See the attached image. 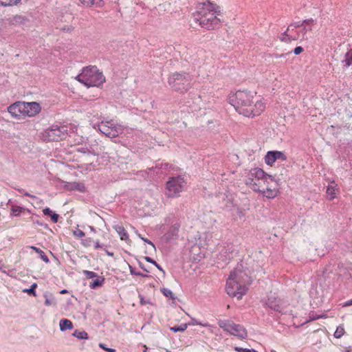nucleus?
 Listing matches in <instances>:
<instances>
[{
    "label": "nucleus",
    "mask_w": 352,
    "mask_h": 352,
    "mask_svg": "<svg viewBox=\"0 0 352 352\" xmlns=\"http://www.w3.org/2000/svg\"><path fill=\"white\" fill-rule=\"evenodd\" d=\"M231 104L239 114L248 118L261 115L266 108L263 98L256 91L246 89L238 90L231 98Z\"/></svg>",
    "instance_id": "1"
},
{
    "label": "nucleus",
    "mask_w": 352,
    "mask_h": 352,
    "mask_svg": "<svg viewBox=\"0 0 352 352\" xmlns=\"http://www.w3.org/2000/svg\"><path fill=\"white\" fill-rule=\"evenodd\" d=\"M221 14V7L210 1L199 3L193 14L196 22L208 30H214L220 25L221 21L218 16Z\"/></svg>",
    "instance_id": "2"
},
{
    "label": "nucleus",
    "mask_w": 352,
    "mask_h": 352,
    "mask_svg": "<svg viewBox=\"0 0 352 352\" xmlns=\"http://www.w3.org/2000/svg\"><path fill=\"white\" fill-rule=\"evenodd\" d=\"M250 283V278L245 272L234 270L227 280L226 291L230 297L241 300L247 294Z\"/></svg>",
    "instance_id": "3"
},
{
    "label": "nucleus",
    "mask_w": 352,
    "mask_h": 352,
    "mask_svg": "<svg viewBox=\"0 0 352 352\" xmlns=\"http://www.w3.org/2000/svg\"><path fill=\"white\" fill-rule=\"evenodd\" d=\"M75 79L87 87H99L105 82L104 76L96 66L83 67L80 73L75 77Z\"/></svg>",
    "instance_id": "4"
},
{
    "label": "nucleus",
    "mask_w": 352,
    "mask_h": 352,
    "mask_svg": "<svg viewBox=\"0 0 352 352\" xmlns=\"http://www.w3.org/2000/svg\"><path fill=\"white\" fill-rule=\"evenodd\" d=\"M190 78L185 73H173L168 79L169 86L175 91L184 94L190 88Z\"/></svg>",
    "instance_id": "5"
},
{
    "label": "nucleus",
    "mask_w": 352,
    "mask_h": 352,
    "mask_svg": "<svg viewBox=\"0 0 352 352\" xmlns=\"http://www.w3.org/2000/svg\"><path fill=\"white\" fill-rule=\"evenodd\" d=\"M186 182L182 176L173 177L166 184L165 195L169 198L179 197L184 191Z\"/></svg>",
    "instance_id": "6"
},
{
    "label": "nucleus",
    "mask_w": 352,
    "mask_h": 352,
    "mask_svg": "<svg viewBox=\"0 0 352 352\" xmlns=\"http://www.w3.org/2000/svg\"><path fill=\"white\" fill-rule=\"evenodd\" d=\"M218 324L225 331L241 340L246 338L248 336L245 329L242 325L236 324L231 320H220Z\"/></svg>",
    "instance_id": "7"
},
{
    "label": "nucleus",
    "mask_w": 352,
    "mask_h": 352,
    "mask_svg": "<svg viewBox=\"0 0 352 352\" xmlns=\"http://www.w3.org/2000/svg\"><path fill=\"white\" fill-rule=\"evenodd\" d=\"M99 131L109 138H116L123 131L122 126L113 121H102L98 124Z\"/></svg>",
    "instance_id": "8"
},
{
    "label": "nucleus",
    "mask_w": 352,
    "mask_h": 352,
    "mask_svg": "<svg viewBox=\"0 0 352 352\" xmlns=\"http://www.w3.org/2000/svg\"><path fill=\"white\" fill-rule=\"evenodd\" d=\"M65 127L52 126L46 129L43 133V138L47 141H58L65 137Z\"/></svg>",
    "instance_id": "9"
},
{
    "label": "nucleus",
    "mask_w": 352,
    "mask_h": 352,
    "mask_svg": "<svg viewBox=\"0 0 352 352\" xmlns=\"http://www.w3.org/2000/svg\"><path fill=\"white\" fill-rule=\"evenodd\" d=\"M25 102L17 101L10 104L8 107V112L10 116L17 120L24 119L25 114Z\"/></svg>",
    "instance_id": "10"
},
{
    "label": "nucleus",
    "mask_w": 352,
    "mask_h": 352,
    "mask_svg": "<svg viewBox=\"0 0 352 352\" xmlns=\"http://www.w3.org/2000/svg\"><path fill=\"white\" fill-rule=\"evenodd\" d=\"M261 177H264V171L261 168H252L248 173L245 184L253 190L254 182L257 184Z\"/></svg>",
    "instance_id": "11"
},
{
    "label": "nucleus",
    "mask_w": 352,
    "mask_h": 352,
    "mask_svg": "<svg viewBox=\"0 0 352 352\" xmlns=\"http://www.w3.org/2000/svg\"><path fill=\"white\" fill-rule=\"evenodd\" d=\"M25 114L24 118L26 117L32 118L37 116L41 111V106L36 102H25Z\"/></svg>",
    "instance_id": "12"
},
{
    "label": "nucleus",
    "mask_w": 352,
    "mask_h": 352,
    "mask_svg": "<svg viewBox=\"0 0 352 352\" xmlns=\"http://www.w3.org/2000/svg\"><path fill=\"white\" fill-rule=\"evenodd\" d=\"M267 183H271V186H273L275 184V181L264 172V177H261L257 184L254 182L255 186H254L253 190L259 192H264L265 189H267Z\"/></svg>",
    "instance_id": "13"
},
{
    "label": "nucleus",
    "mask_w": 352,
    "mask_h": 352,
    "mask_svg": "<svg viewBox=\"0 0 352 352\" xmlns=\"http://www.w3.org/2000/svg\"><path fill=\"white\" fill-rule=\"evenodd\" d=\"M113 228L118 234L122 241L130 242L129 235L122 224H116L113 226Z\"/></svg>",
    "instance_id": "14"
},
{
    "label": "nucleus",
    "mask_w": 352,
    "mask_h": 352,
    "mask_svg": "<svg viewBox=\"0 0 352 352\" xmlns=\"http://www.w3.org/2000/svg\"><path fill=\"white\" fill-rule=\"evenodd\" d=\"M65 188L69 190H78L83 192L85 191V186L82 182H68L65 184Z\"/></svg>",
    "instance_id": "15"
},
{
    "label": "nucleus",
    "mask_w": 352,
    "mask_h": 352,
    "mask_svg": "<svg viewBox=\"0 0 352 352\" xmlns=\"http://www.w3.org/2000/svg\"><path fill=\"white\" fill-rule=\"evenodd\" d=\"M79 1L86 7L96 6L98 8H102L104 6V1L102 0H79Z\"/></svg>",
    "instance_id": "16"
},
{
    "label": "nucleus",
    "mask_w": 352,
    "mask_h": 352,
    "mask_svg": "<svg viewBox=\"0 0 352 352\" xmlns=\"http://www.w3.org/2000/svg\"><path fill=\"white\" fill-rule=\"evenodd\" d=\"M265 196L269 198H273L277 195V190L276 189V184L271 186V183H267V189H265L264 192H261Z\"/></svg>",
    "instance_id": "17"
},
{
    "label": "nucleus",
    "mask_w": 352,
    "mask_h": 352,
    "mask_svg": "<svg viewBox=\"0 0 352 352\" xmlns=\"http://www.w3.org/2000/svg\"><path fill=\"white\" fill-rule=\"evenodd\" d=\"M326 317H327L326 314L318 315V314H314V312H310L309 314V319H306V320L299 322L298 324H296V323L294 322V325H295L296 327H299V326L303 325L305 323H307L309 321L315 320H317L319 318H325Z\"/></svg>",
    "instance_id": "18"
},
{
    "label": "nucleus",
    "mask_w": 352,
    "mask_h": 352,
    "mask_svg": "<svg viewBox=\"0 0 352 352\" xmlns=\"http://www.w3.org/2000/svg\"><path fill=\"white\" fill-rule=\"evenodd\" d=\"M314 23V20L312 18H311V19H306V20L303 21L302 23L298 22L295 25L290 24L289 25L287 26V32H289L291 29L294 30V28L300 27V26L302 25L303 24L305 25V28L307 26H310V25H313Z\"/></svg>",
    "instance_id": "19"
},
{
    "label": "nucleus",
    "mask_w": 352,
    "mask_h": 352,
    "mask_svg": "<svg viewBox=\"0 0 352 352\" xmlns=\"http://www.w3.org/2000/svg\"><path fill=\"white\" fill-rule=\"evenodd\" d=\"M10 21L12 25H22L26 22L27 19L23 15L16 14L12 16Z\"/></svg>",
    "instance_id": "20"
},
{
    "label": "nucleus",
    "mask_w": 352,
    "mask_h": 352,
    "mask_svg": "<svg viewBox=\"0 0 352 352\" xmlns=\"http://www.w3.org/2000/svg\"><path fill=\"white\" fill-rule=\"evenodd\" d=\"M60 329L61 331H65L67 329H72L73 328V324L71 320L68 319H61L59 323Z\"/></svg>",
    "instance_id": "21"
},
{
    "label": "nucleus",
    "mask_w": 352,
    "mask_h": 352,
    "mask_svg": "<svg viewBox=\"0 0 352 352\" xmlns=\"http://www.w3.org/2000/svg\"><path fill=\"white\" fill-rule=\"evenodd\" d=\"M26 209L23 207L12 205L11 207V216L19 217L23 213Z\"/></svg>",
    "instance_id": "22"
},
{
    "label": "nucleus",
    "mask_w": 352,
    "mask_h": 352,
    "mask_svg": "<svg viewBox=\"0 0 352 352\" xmlns=\"http://www.w3.org/2000/svg\"><path fill=\"white\" fill-rule=\"evenodd\" d=\"M344 65L348 67L352 65V47L345 54L344 58L342 60Z\"/></svg>",
    "instance_id": "23"
},
{
    "label": "nucleus",
    "mask_w": 352,
    "mask_h": 352,
    "mask_svg": "<svg viewBox=\"0 0 352 352\" xmlns=\"http://www.w3.org/2000/svg\"><path fill=\"white\" fill-rule=\"evenodd\" d=\"M43 212L45 215L50 216L52 222L56 223L58 220V214L53 213L50 208H45L43 210Z\"/></svg>",
    "instance_id": "24"
},
{
    "label": "nucleus",
    "mask_w": 352,
    "mask_h": 352,
    "mask_svg": "<svg viewBox=\"0 0 352 352\" xmlns=\"http://www.w3.org/2000/svg\"><path fill=\"white\" fill-rule=\"evenodd\" d=\"M336 186L329 185L327 187L326 193L328 197V199L333 200L336 197Z\"/></svg>",
    "instance_id": "25"
},
{
    "label": "nucleus",
    "mask_w": 352,
    "mask_h": 352,
    "mask_svg": "<svg viewBox=\"0 0 352 352\" xmlns=\"http://www.w3.org/2000/svg\"><path fill=\"white\" fill-rule=\"evenodd\" d=\"M274 154L272 151H268L265 156V162L270 166H272L276 161Z\"/></svg>",
    "instance_id": "26"
},
{
    "label": "nucleus",
    "mask_w": 352,
    "mask_h": 352,
    "mask_svg": "<svg viewBox=\"0 0 352 352\" xmlns=\"http://www.w3.org/2000/svg\"><path fill=\"white\" fill-rule=\"evenodd\" d=\"M21 0H0V5L3 6H14L18 5Z\"/></svg>",
    "instance_id": "27"
},
{
    "label": "nucleus",
    "mask_w": 352,
    "mask_h": 352,
    "mask_svg": "<svg viewBox=\"0 0 352 352\" xmlns=\"http://www.w3.org/2000/svg\"><path fill=\"white\" fill-rule=\"evenodd\" d=\"M103 282H104V279L102 278V280H99V279H96L94 280H93L92 282L90 283V285H89V287L91 288V289H96L98 287H101L103 284Z\"/></svg>",
    "instance_id": "28"
},
{
    "label": "nucleus",
    "mask_w": 352,
    "mask_h": 352,
    "mask_svg": "<svg viewBox=\"0 0 352 352\" xmlns=\"http://www.w3.org/2000/svg\"><path fill=\"white\" fill-rule=\"evenodd\" d=\"M74 336L79 338V339H87L88 338V334L87 332L82 331H75L74 333H73Z\"/></svg>",
    "instance_id": "29"
},
{
    "label": "nucleus",
    "mask_w": 352,
    "mask_h": 352,
    "mask_svg": "<svg viewBox=\"0 0 352 352\" xmlns=\"http://www.w3.org/2000/svg\"><path fill=\"white\" fill-rule=\"evenodd\" d=\"M37 287V284L36 283H33L30 288V289H23V292L25 293H28V294L30 295H32L34 296H36V292H35V289Z\"/></svg>",
    "instance_id": "30"
},
{
    "label": "nucleus",
    "mask_w": 352,
    "mask_h": 352,
    "mask_svg": "<svg viewBox=\"0 0 352 352\" xmlns=\"http://www.w3.org/2000/svg\"><path fill=\"white\" fill-rule=\"evenodd\" d=\"M344 333V329L342 326H339L337 327L336 331L334 332V337L336 338H340Z\"/></svg>",
    "instance_id": "31"
},
{
    "label": "nucleus",
    "mask_w": 352,
    "mask_h": 352,
    "mask_svg": "<svg viewBox=\"0 0 352 352\" xmlns=\"http://www.w3.org/2000/svg\"><path fill=\"white\" fill-rule=\"evenodd\" d=\"M273 154H274V157H276V160L284 161L285 160V154L280 151H272Z\"/></svg>",
    "instance_id": "32"
},
{
    "label": "nucleus",
    "mask_w": 352,
    "mask_h": 352,
    "mask_svg": "<svg viewBox=\"0 0 352 352\" xmlns=\"http://www.w3.org/2000/svg\"><path fill=\"white\" fill-rule=\"evenodd\" d=\"M187 329V324H182L178 327L175 326L170 328V330L174 332L177 331H184Z\"/></svg>",
    "instance_id": "33"
},
{
    "label": "nucleus",
    "mask_w": 352,
    "mask_h": 352,
    "mask_svg": "<svg viewBox=\"0 0 352 352\" xmlns=\"http://www.w3.org/2000/svg\"><path fill=\"white\" fill-rule=\"evenodd\" d=\"M83 274L87 276L88 278H92L97 276V274L88 270H84Z\"/></svg>",
    "instance_id": "34"
},
{
    "label": "nucleus",
    "mask_w": 352,
    "mask_h": 352,
    "mask_svg": "<svg viewBox=\"0 0 352 352\" xmlns=\"http://www.w3.org/2000/svg\"><path fill=\"white\" fill-rule=\"evenodd\" d=\"M74 235L77 238H82L85 236V232L80 229L74 231Z\"/></svg>",
    "instance_id": "35"
},
{
    "label": "nucleus",
    "mask_w": 352,
    "mask_h": 352,
    "mask_svg": "<svg viewBox=\"0 0 352 352\" xmlns=\"http://www.w3.org/2000/svg\"><path fill=\"white\" fill-rule=\"evenodd\" d=\"M93 241L94 240L92 239L87 238L83 241L82 244L86 247L91 246L93 245Z\"/></svg>",
    "instance_id": "36"
},
{
    "label": "nucleus",
    "mask_w": 352,
    "mask_h": 352,
    "mask_svg": "<svg viewBox=\"0 0 352 352\" xmlns=\"http://www.w3.org/2000/svg\"><path fill=\"white\" fill-rule=\"evenodd\" d=\"M40 256V258L46 263H47L50 261L47 257V256L45 254V252L41 250V252L38 254Z\"/></svg>",
    "instance_id": "37"
},
{
    "label": "nucleus",
    "mask_w": 352,
    "mask_h": 352,
    "mask_svg": "<svg viewBox=\"0 0 352 352\" xmlns=\"http://www.w3.org/2000/svg\"><path fill=\"white\" fill-rule=\"evenodd\" d=\"M99 346L104 349V351H108V352H116V351L114 349H111V348H107L104 346V344L100 343L99 344Z\"/></svg>",
    "instance_id": "38"
},
{
    "label": "nucleus",
    "mask_w": 352,
    "mask_h": 352,
    "mask_svg": "<svg viewBox=\"0 0 352 352\" xmlns=\"http://www.w3.org/2000/svg\"><path fill=\"white\" fill-rule=\"evenodd\" d=\"M304 50L303 47H302L301 46H298L296 47L294 50V53L296 54V55H298L300 54L301 52H302Z\"/></svg>",
    "instance_id": "39"
},
{
    "label": "nucleus",
    "mask_w": 352,
    "mask_h": 352,
    "mask_svg": "<svg viewBox=\"0 0 352 352\" xmlns=\"http://www.w3.org/2000/svg\"><path fill=\"white\" fill-rule=\"evenodd\" d=\"M287 40L295 41V40H297L299 38V34H295V35L293 36V35H290V34H287Z\"/></svg>",
    "instance_id": "40"
},
{
    "label": "nucleus",
    "mask_w": 352,
    "mask_h": 352,
    "mask_svg": "<svg viewBox=\"0 0 352 352\" xmlns=\"http://www.w3.org/2000/svg\"><path fill=\"white\" fill-rule=\"evenodd\" d=\"M93 246L94 247L95 249H100V248H102L103 245H101L99 241H93Z\"/></svg>",
    "instance_id": "41"
},
{
    "label": "nucleus",
    "mask_w": 352,
    "mask_h": 352,
    "mask_svg": "<svg viewBox=\"0 0 352 352\" xmlns=\"http://www.w3.org/2000/svg\"><path fill=\"white\" fill-rule=\"evenodd\" d=\"M294 298L292 300V303L294 304L295 302H298V300L300 298V295L299 294L296 293V292H294Z\"/></svg>",
    "instance_id": "42"
},
{
    "label": "nucleus",
    "mask_w": 352,
    "mask_h": 352,
    "mask_svg": "<svg viewBox=\"0 0 352 352\" xmlns=\"http://www.w3.org/2000/svg\"><path fill=\"white\" fill-rule=\"evenodd\" d=\"M138 236H139V237H140L142 240H143L144 242H146V243H147L148 244L151 245L152 247H153V248L155 247L154 244H153L151 241H149L148 239H145V238H144V237L141 236V235H140V234H138Z\"/></svg>",
    "instance_id": "43"
},
{
    "label": "nucleus",
    "mask_w": 352,
    "mask_h": 352,
    "mask_svg": "<svg viewBox=\"0 0 352 352\" xmlns=\"http://www.w3.org/2000/svg\"><path fill=\"white\" fill-rule=\"evenodd\" d=\"M163 293L167 297L172 296V292L170 290H169V289H163Z\"/></svg>",
    "instance_id": "44"
},
{
    "label": "nucleus",
    "mask_w": 352,
    "mask_h": 352,
    "mask_svg": "<svg viewBox=\"0 0 352 352\" xmlns=\"http://www.w3.org/2000/svg\"><path fill=\"white\" fill-rule=\"evenodd\" d=\"M267 305L269 307H270L272 309H274L275 310H278V305H276V304L273 305L272 303H271L270 302H267Z\"/></svg>",
    "instance_id": "45"
},
{
    "label": "nucleus",
    "mask_w": 352,
    "mask_h": 352,
    "mask_svg": "<svg viewBox=\"0 0 352 352\" xmlns=\"http://www.w3.org/2000/svg\"><path fill=\"white\" fill-rule=\"evenodd\" d=\"M145 259H146L148 262H149V263H153V265H157V263H156L155 261H153L151 258H150V257H146V258H145Z\"/></svg>",
    "instance_id": "46"
},
{
    "label": "nucleus",
    "mask_w": 352,
    "mask_h": 352,
    "mask_svg": "<svg viewBox=\"0 0 352 352\" xmlns=\"http://www.w3.org/2000/svg\"><path fill=\"white\" fill-rule=\"evenodd\" d=\"M45 305L46 306H50L52 305V301L50 299L46 298L45 300Z\"/></svg>",
    "instance_id": "47"
},
{
    "label": "nucleus",
    "mask_w": 352,
    "mask_h": 352,
    "mask_svg": "<svg viewBox=\"0 0 352 352\" xmlns=\"http://www.w3.org/2000/svg\"><path fill=\"white\" fill-rule=\"evenodd\" d=\"M234 350L236 351H238V352H244L245 349H243V348H241V347H239V346H236V347H234Z\"/></svg>",
    "instance_id": "48"
},
{
    "label": "nucleus",
    "mask_w": 352,
    "mask_h": 352,
    "mask_svg": "<svg viewBox=\"0 0 352 352\" xmlns=\"http://www.w3.org/2000/svg\"><path fill=\"white\" fill-rule=\"evenodd\" d=\"M351 305H352V299L345 302L343 305V307H347Z\"/></svg>",
    "instance_id": "49"
},
{
    "label": "nucleus",
    "mask_w": 352,
    "mask_h": 352,
    "mask_svg": "<svg viewBox=\"0 0 352 352\" xmlns=\"http://www.w3.org/2000/svg\"><path fill=\"white\" fill-rule=\"evenodd\" d=\"M30 248H32V250H34L36 253L39 254L41 251V249L38 248H36V247H34V246H32L30 247Z\"/></svg>",
    "instance_id": "50"
},
{
    "label": "nucleus",
    "mask_w": 352,
    "mask_h": 352,
    "mask_svg": "<svg viewBox=\"0 0 352 352\" xmlns=\"http://www.w3.org/2000/svg\"><path fill=\"white\" fill-rule=\"evenodd\" d=\"M198 325H201V326H203V327H208L209 324H201V322H199V323H197Z\"/></svg>",
    "instance_id": "51"
},
{
    "label": "nucleus",
    "mask_w": 352,
    "mask_h": 352,
    "mask_svg": "<svg viewBox=\"0 0 352 352\" xmlns=\"http://www.w3.org/2000/svg\"><path fill=\"white\" fill-rule=\"evenodd\" d=\"M143 346L144 348L143 352H147V347H146V345H143Z\"/></svg>",
    "instance_id": "52"
},
{
    "label": "nucleus",
    "mask_w": 352,
    "mask_h": 352,
    "mask_svg": "<svg viewBox=\"0 0 352 352\" xmlns=\"http://www.w3.org/2000/svg\"><path fill=\"white\" fill-rule=\"evenodd\" d=\"M159 270L162 271V267L157 263V265H155Z\"/></svg>",
    "instance_id": "53"
},
{
    "label": "nucleus",
    "mask_w": 352,
    "mask_h": 352,
    "mask_svg": "<svg viewBox=\"0 0 352 352\" xmlns=\"http://www.w3.org/2000/svg\"><path fill=\"white\" fill-rule=\"evenodd\" d=\"M67 292V290L64 289L60 292L61 294H66Z\"/></svg>",
    "instance_id": "54"
},
{
    "label": "nucleus",
    "mask_w": 352,
    "mask_h": 352,
    "mask_svg": "<svg viewBox=\"0 0 352 352\" xmlns=\"http://www.w3.org/2000/svg\"><path fill=\"white\" fill-rule=\"evenodd\" d=\"M244 352H252V350L248 349H245Z\"/></svg>",
    "instance_id": "55"
},
{
    "label": "nucleus",
    "mask_w": 352,
    "mask_h": 352,
    "mask_svg": "<svg viewBox=\"0 0 352 352\" xmlns=\"http://www.w3.org/2000/svg\"><path fill=\"white\" fill-rule=\"evenodd\" d=\"M307 30H309V31H311V28H308L307 29Z\"/></svg>",
    "instance_id": "56"
},
{
    "label": "nucleus",
    "mask_w": 352,
    "mask_h": 352,
    "mask_svg": "<svg viewBox=\"0 0 352 352\" xmlns=\"http://www.w3.org/2000/svg\"><path fill=\"white\" fill-rule=\"evenodd\" d=\"M252 352H257L255 350H252Z\"/></svg>",
    "instance_id": "57"
},
{
    "label": "nucleus",
    "mask_w": 352,
    "mask_h": 352,
    "mask_svg": "<svg viewBox=\"0 0 352 352\" xmlns=\"http://www.w3.org/2000/svg\"><path fill=\"white\" fill-rule=\"evenodd\" d=\"M347 352H351V351H348Z\"/></svg>",
    "instance_id": "58"
}]
</instances>
